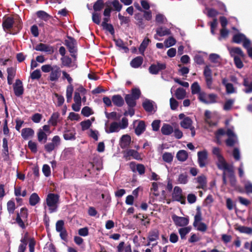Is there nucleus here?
I'll use <instances>...</instances> for the list:
<instances>
[{"mask_svg": "<svg viewBox=\"0 0 252 252\" xmlns=\"http://www.w3.org/2000/svg\"><path fill=\"white\" fill-rule=\"evenodd\" d=\"M212 154L215 156L217 161L216 164L219 169L224 172H232L233 168L232 165L227 163L221 153L220 148L214 147L212 149Z\"/></svg>", "mask_w": 252, "mask_h": 252, "instance_id": "1", "label": "nucleus"}, {"mask_svg": "<svg viewBox=\"0 0 252 252\" xmlns=\"http://www.w3.org/2000/svg\"><path fill=\"white\" fill-rule=\"evenodd\" d=\"M59 198L60 196L57 194L49 193L44 203V209L46 210L47 207L50 213L56 212L59 203Z\"/></svg>", "mask_w": 252, "mask_h": 252, "instance_id": "2", "label": "nucleus"}, {"mask_svg": "<svg viewBox=\"0 0 252 252\" xmlns=\"http://www.w3.org/2000/svg\"><path fill=\"white\" fill-rule=\"evenodd\" d=\"M128 120L124 117L123 118L120 123L114 122L109 126H105V131L107 133L117 132L120 129L126 128L128 126Z\"/></svg>", "mask_w": 252, "mask_h": 252, "instance_id": "3", "label": "nucleus"}, {"mask_svg": "<svg viewBox=\"0 0 252 252\" xmlns=\"http://www.w3.org/2000/svg\"><path fill=\"white\" fill-rule=\"evenodd\" d=\"M217 95L214 94H207L204 92L199 93L198 99L204 103H213L216 101Z\"/></svg>", "mask_w": 252, "mask_h": 252, "instance_id": "4", "label": "nucleus"}, {"mask_svg": "<svg viewBox=\"0 0 252 252\" xmlns=\"http://www.w3.org/2000/svg\"><path fill=\"white\" fill-rule=\"evenodd\" d=\"M173 201L180 202L182 204H185L186 199L183 196L182 190L179 187H175L174 188L173 192L172 194Z\"/></svg>", "mask_w": 252, "mask_h": 252, "instance_id": "5", "label": "nucleus"}, {"mask_svg": "<svg viewBox=\"0 0 252 252\" xmlns=\"http://www.w3.org/2000/svg\"><path fill=\"white\" fill-rule=\"evenodd\" d=\"M208 152L206 150L197 153L198 162L200 167H205L208 163Z\"/></svg>", "mask_w": 252, "mask_h": 252, "instance_id": "6", "label": "nucleus"}, {"mask_svg": "<svg viewBox=\"0 0 252 252\" xmlns=\"http://www.w3.org/2000/svg\"><path fill=\"white\" fill-rule=\"evenodd\" d=\"M179 118L181 120V126L185 129H189L192 126L193 122L192 120L189 117L186 116L183 113H181L179 115Z\"/></svg>", "mask_w": 252, "mask_h": 252, "instance_id": "7", "label": "nucleus"}, {"mask_svg": "<svg viewBox=\"0 0 252 252\" xmlns=\"http://www.w3.org/2000/svg\"><path fill=\"white\" fill-rule=\"evenodd\" d=\"M62 70L57 65H53V68L50 73L49 79L52 82L57 81L61 76Z\"/></svg>", "mask_w": 252, "mask_h": 252, "instance_id": "8", "label": "nucleus"}, {"mask_svg": "<svg viewBox=\"0 0 252 252\" xmlns=\"http://www.w3.org/2000/svg\"><path fill=\"white\" fill-rule=\"evenodd\" d=\"M172 219L177 226H185L189 223V220L188 218L178 217L174 215L172 216Z\"/></svg>", "mask_w": 252, "mask_h": 252, "instance_id": "9", "label": "nucleus"}, {"mask_svg": "<svg viewBox=\"0 0 252 252\" xmlns=\"http://www.w3.org/2000/svg\"><path fill=\"white\" fill-rule=\"evenodd\" d=\"M226 134L228 137L226 140V144L228 146H233L237 142V136L231 129H228L226 132Z\"/></svg>", "mask_w": 252, "mask_h": 252, "instance_id": "10", "label": "nucleus"}, {"mask_svg": "<svg viewBox=\"0 0 252 252\" xmlns=\"http://www.w3.org/2000/svg\"><path fill=\"white\" fill-rule=\"evenodd\" d=\"M13 90L15 94L17 96H20L23 94L24 93V88L22 82L19 79H17L15 83L13 85Z\"/></svg>", "mask_w": 252, "mask_h": 252, "instance_id": "11", "label": "nucleus"}, {"mask_svg": "<svg viewBox=\"0 0 252 252\" xmlns=\"http://www.w3.org/2000/svg\"><path fill=\"white\" fill-rule=\"evenodd\" d=\"M76 131L73 127H69L64 131L63 138L66 140H72L75 139Z\"/></svg>", "mask_w": 252, "mask_h": 252, "instance_id": "12", "label": "nucleus"}, {"mask_svg": "<svg viewBox=\"0 0 252 252\" xmlns=\"http://www.w3.org/2000/svg\"><path fill=\"white\" fill-rule=\"evenodd\" d=\"M124 156L127 159H130L131 157L136 160L142 159L141 155L134 150H127Z\"/></svg>", "mask_w": 252, "mask_h": 252, "instance_id": "13", "label": "nucleus"}, {"mask_svg": "<svg viewBox=\"0 0 252 252\" xmlns=\"http://www.w3.org/2000/svg\"><path fill=\"white\" fill-rule=\"evenodd\" d=\"M165 64L158 63L157 64L151 65L149 68V70L151 74H156L160 70L165 69Z\"/></svg>", "mask_w": 252, "mask_h": 252, "instance_id": "14", "label": "nucleus"}, {"mask_svg": "<svg viewBox=\"0 0 252 252\" xmlns=\"http://www.w3.org/2000/svg\"><path fill=\"white\" fill-rule=\"evenodd\" d=\"M29 241V234L28 232L25 233L24 235L22 237L20 244L18 247V252H25L26 250L28 241Z\"/></svg>", "mask_w": 252, "mask_h": 252, "instance_id": "15", "label": "nucleus"}, {"mask_svg": "<svg viewBox=\"0 0 252 252\" xmlns=\"http://www.w3.org/2000/svg\"><path fill=\"white\" fill-rule=\"evenodd\" d=\"M156 34L154 35V38L158 40H159V39L158 38V36H163L166 35H169L171 33L169 29L163 27L157 28L156 30Z\"/></svg>", "mask_w": 252, "mask_h": 252, "instance_id": "16", "label": "nucleus"}, {"mask_svg": "<svg viewBox=\"0 0 252 252\" xmlns=\"http://www.w3.org/2000/svg\"><path fill=\"white\" fill-rule=\"evenodd\" d=\"M228 50L231 56L234 58H235V57H241L243 58L245 57V54L240 48H228Z\"/></svg>", "mask_w": 252, "mask_h": 252, "instance_id": "17", "label": "nucleus"}, {"mask_svg": "<svg viewBox=\"0 0 252 252\" xmlns=\"http://www.w3.org/2000/svg\"><path fill=\"white\" fill-rule=\"evenodd\" d=\"M62 64L63 66H66L68 67H76L77 65L75 62L72 61L71 58L67 56L63 57L61 59Z\"/></svg>", "mask_w": 252, "mask_h": 252, "instance_id": "18", "label": "nucleus"}, {"mask_svg": "<svg viewBox=\"0 0 252 252\" xmlns=\"http://www.w3.org/2000/svg\"><path fill=\"white\" fill-rule=\"evenodd\" d=\"M65 44L68 48L70 53L72 54L71 56L75 58V55L74 54L76 51L75 41L72 38H68L65 41Z\"/></svg>", "mask_w": 252, "mask_h": 252, "instance_id": "19", "label": "nucleus"}, {"mask_svg": "<svg viewBox=\"0 0 252 252\" xmlns=\"http://www.w3.org/2000/svg\"><path fill=\"white\" fill-rule=\"evenodd\" d=\"M195 179L197 183L198 184L197 188L202 189L206 188L207 186V179L204 175H201L197 177Z\"/></svg>", "mask_w": 252, "mask_h": 252, "instance_id": "20", "label": "nucleus"}, {"mask_svg": "<svg viewBox=\"0 0 252 252\" xmlns=\"http://www.w3.org/2000/svg\"><path fill=\"white\" fill-rule=\"evenodd\" d=\"M34 130L31 128H23L21 131V135L24 139H28L34 135Z\"/></svg>", "mask_w": 252, "mask_h": 252, "instance_id": "21", "label": "nucleus"}, {"mask_svg": "<svg viewBox=\"0 0 252 252\" xmlns=\"http://www.w3.org/2000/svg\"><path fill=\"white\" fill-rule=\"evenodd\" d=\"M35 50L48 53H52L53 51V48L43 43L37 45L35 47Z\"/></svg>", "mask_w": 252, "mask_h": 252, "instance_id": "22", "label": "nucleus"}, {"mask_svg": "<svg viewBox=\"0 0 252 252\" xmlns=\"http://www.w3.org/2000/svg\"><path fill=\"white\" fill-rule=\"evenodd\" d=\"M131 142V137L127 134L124 135L121 138L120 146L122 148L127 147Z\"/></svg>", "mask_w": 252, "mask_h": 252, "instance_id": "23", "label": "nucleus"}, {"mask_svg": "<svg viewBox=\"0 0 252 252\" xmlns=\"http://www.w3.org/2000/svg\"><path fill=\"white\" fill-rule=\"evenodd\" d=\"M112 101L114 105L118 107L122 106L124 103L123 97L120 95H114L112 97Z\"/></svg>", "mask_w": 252, "mask_h": 252, "instance_id": "24", "label": "nucleus"}, {"mask_svg": "<svg viewBox=\"0 0 252 252\" xmlns=\"http://www.w3.org/2000/svg\"><path fill=\"white\" fill-rule=\"evenodd\" d=\"M246 40H250L247 39L245 35L242 33L235 34L233 37V41L236 43H240L241 42L244 43Z\"/></svg>", "mask_w": 252, "mask_h": 252, "instance_id": "25", "label": "nucleus"}, {"mask_svg": "<svg viewBox=\"0 0 252 252\" xmlns=\"http://www.w3.org/2000/svg\"><path fill=\"white\" fill-rule=\"evenodd\" d=\"M161 131L163 134L168 135L173 132V128L168 124H164L161 128Z\"/></svg>", "mask_w": 252, "mask_h": 252, "instance_id": "26", "label": "nucleus"}, {"mask_svg": "<svg viewBox=\"0 0 252 252\" xmlns=\"http://www.w3.org/2000/svg\"><path fill=\"white\" fill-rule=\"evenodd\" d=\"M40 199L36 193H33L30 196L29 199L30 204L32 206H35L39 202Z\"/></svg>", "mask_w": 252, "mask_h": 252, "instance_id": "27", "label": "nucleus"}, {"mask_svg": "<svg viewBox=\"0 0 252 252\" xmlns=\"http://www.w3.org/2000/svg\"><path fill=\"white\" fill-rule=\"evenodd\" d=\"M142 63L143 58L141 57H137L131 61L130 65L132 67L137 68L142 64Z\"/></svg>", "mask_w": 252, "mask_h": 252, "instance_id": "28", "label": "nucleus"}, {"mask_svg": "<svg viewBox=\"0 0 252 252\" xmlns=\"http://www.w3.org/2000/svg\"><path fill=\"white\" fill-rule=\"evenodd\" d=\"M145 130V125L143 121H139L135 129V133L137 135H140Z\"/></svg>", "mask_w": 252, "mask_h": 252, "instance_id": "29", "label": "nucleus"}, {"mask_svg": "<svg viewBox=\"0 0 252 252\" xmlns=\"http://www.w3.org/2000/svg\"><path fill=\"white\" fill-rule=\"evenodd\" d=\"M143 106L145 110L148 112H152L154 110L153 102L150 100H145L143 103Z\"/></svg>", "mask_w": 252, "mask_h": 252, "instance_id": "30", "label": "nucleus"}, {"mask_svg": "<svg viewBox=\"0 0 252 252\" xmlns=\"http://www.w3.org/2000/svg\"><path fill=\"white\" fill-rule=\"evenodd\" d=\"M59 115V113L58 112L53 113L48 123L53 126H56L58 122Z\"/></svg>", "mask_w": 252, "mask_h": 252, "instance_id": "31", "label": "nucleus"}, {"mask_svg": "<svg viewBox=\"0 0 252 252\" xmlns=\"http://www.w3.org/2000/svg\"><path fill=\"white\" fill-rule=\"evenodd\" d=\"M47 136L48 134L43 131V130H41V128L38 129L37 132V139L39 142H42L43 141L44 143L46 142L47 140Z\"/></svg>", "mask_w": 252, "mask_h": 252, "instance_id": "32", "label": "nucleus"}, {"mask_svg": "<svg viewBox=\"0 0 252 252\" xmlns=\"http://www.w3.org/2000/svg\"><path fill=\"white\" fill-rule=\"evenodd\" d=\"M73 92V87L72 84H69L67 86L66 91V97L67 102L71 101L72 99V93Z\"/></svg>", "mask_w": 252, "mask_h": 252, "instance_id": "33", "label": "nucleus"}, {"mask_svg": "<svg viewBox=\"0 0 252 252\" xmlns=\"http://www.w3.org/2000/svg\"><path fill=\"white\" fill-rule=\"evenodd\" d=\"M175 94L177 99H183L186 97V92L184 89L179 88L176 90Z\"/></svg>", "mask_w": 252, "mask_h": 252, "instance_id": "34", "label": "nucleus"}, {"mask_svg": "<svg viewBox=\"0 0 252 252\" xmlns=\"http://www.w3.org/2000/svg\"><path fill=\"white\" fill-rule=\"evenodd\" d=\"M14 23L13 19L11 17L6 18L3 23V27L4 29H10L11 28Z\"/></svg>", "mask_w": 252, "mask_h": 252, "instance_id": "35", "label": "nucleus"}, {"mask_svg": "<svg viewBox=\"0 0 252 252\" xmlns=\"http://www.w3.org/2000/svg\"><path fill=\"white\" fill-rule=\"evenodd\" d=\"M188 157V155L187 152L184 150L179 151L176 155V158L177 159L181 161H185L187 159Z\"/></svg>", "mask_w": 252, "mask_h": 252, "instance_id": "36", "label": "nucleus"}, {"mask_svg": "<svg viewBox=\"0 0 252 252\" xmlns=\"http://www.w3.org/2000/svg\"><path fill=\"white\" fill-rule=\"evenodd\" d=\"M158 238V232L157 230H154L149 232L148 240L150 242L156 241Z\"/></svg>", "mask_w": 252, "mask_h": 252, "instance_id": "37", "label": "nucleus"}, {"mask_svg": "<svg viewBox=\"0 0 252 252\" xmlns=\"http://www.w3.org/2000/svg\"><path fill=\"white\" fill-rule=\"evenodd\" d=\"M191 230V227L189 226L184 227L179 229V233L180 235L181 238L184 239L186 238V235L188 234Z\"/></svg>", "mask_w": 252, "mask_h": 252, "instance_id": "38", "label": "nucleus"}, {"mask_svg": "<svg viewBox=\"0 0 252 252\" xmlns=\"http://www.w3.org/2000/svg\"><path fill=\"white\" fill-rule=\"evenodd\" d=\"M125 100L127 104L130 107H133L135 105L136 100L131 94H126L125 97Z\"/></svg>", "mask_w": 252, "mask_h": 252, "instance_id": "39", "label": "nucleus"}, {"mask_svg": "<svg viewBox=\"0 0 252 252\" xmlns=\"http://www.w3.org/2000/svg\"><path fill=\"white\" fill-rule=\"evenodd\" d=\"M174 155L171 153L165 152L162 155V159L167 163H171L173 159Z\"/></svg>", "mask_w": 252, "mask_h": 252, "instance_id": "40", "label": "nucleus"}, {"mask_svg": "<svg viewBox=\"0 0 252 252\" xmlns=\"http://www.w3.org/2000/svg\"><path fill=\"white\" fill-rule=\"evenodd\" d=\"M209 60L212 63L220 64V57L217 54L212 53L209 55Z\"/></svg>", "mask_w": 252, "mask_h": 252, "instance_id": "41", "label": "nucleus"}, {"mask_svg": "<svg viewBox=\"0 0 252 252\" xmlns=\"http://www.w3.org/2000/svg\"><path fill=\"white\" fill-rule=\"evenodd\" d=\"M104 7V2L102 0H98L94 4L93 8L94 11H100Z\"/></svg>", "mask_w": 252, "mask_h": 252, "instance_id": "42", "label": "nucleus"}, {"mask_svg": "<svg viewBox=\"0 0 252 252\" xmlns=\"http://www.w3.org/2000/svg\"><path fill=\"white\" fill-rule=\"evenodd\" d=\"M178 182L179 184H186L188 182V176L186 173H182L179 175Z\"/></svg>", "mask_w": 252, "mask_h": 252, "instance_id": "43", "label": "nucleus"}, {"mask_svg": "<svg viewBox=\"0 0 252 252\" xmlns=\"http://www.w3.org/2000/svg\"><path fill=\"white\" fill-rule=\"evenodd\" d=\"M7 209L9 214H13L15 209V203L13 201L9 200L7 203Z\"/></svg>", "mask_w": 252, "mask_h": 252, "instance_id": "44", "label": "nucleus"}, {"mask_svg": "<svg viewBox=\"0 0 252 252\" xmlns=\"http://www.w3.org/2000/svg\"><path fill=\"white\" fill-rule=\"evenodd\" d=\"M176 42V40L170 36L164 41V44L166 48H168L175 45Z\"/></svg>", "mask_w": 252, "mask_h": 252, "instance_id": "45", "label": "nucleus"}, {"mask_svg": "<svg viewBox=\"0 0 252 252\" xmlns=\"http://www.w3.org/2000/svg\"><path fill=\"white\" fill-rule=\"evenodd\" d=\"M150 42V40L148 38L146 37L144 38L139 47V51L141 53L144 52Z\"/></svg>", "mask_w": 252, "mask_h": 252, "instance_id": "46", "label": "nucleus"}, {"mask_svg": "<svg viewBox=\"0 0 252 252\" xmlns=\"http://www.w3.org/2000/svg\"><path fill=\"white\" fill-rule=\"evenodd\" d=\"M82 130H86L90 128L92 125V121L90 119L82 121L80 123Z\"/></svg>", "mask_w": 252, "mask_h": 252, "instance_id": "47", "label": "nucleus"}, {"mask_svg": "<svg viewBox=\"0 0 252 252\" xmlns=\"http://www.w3.org/2000/svg\"><path fill=\"white\" fill-rule=\"evenodd\" d=\"M191 93L192 94H198L200 93V87L197 82H194L191 86Z\"/></svg>", "mask_w": 252, "mask_h": 252, "instance_id": "48", "label": "nucleus"}, {"mask_svg": "<svg viewBox=\"0 0 252 252\" xmlns=\"http://www.w3.org/2000/svg\"><path fill=\"white\" fill-rule=\"evenodd\" d=\"M193 225L198 230L202 232H205L207 228V225L204 223L202 222L194 224Z\"/></svg>", "mask_w": 252, "mask_h": 252, "instance_id": "49", "label": "nucleus"}, {"mask_svg": "<svg viewBox=\"0 0 252 252\" xmlns=\"http://www.w3.org/2000/svg\"><path fill=\"white\" fill-rule=\"evenodd\" d=\"M156 21L159 24H163L167 21V19L163 14H158L156 16Z\"/></svg>", "mask_w": 252, "mask_h": 252, "instance_id": "50", "label": "nucleus"}, {"mask_svg": "<svg viewBox=\"0 0 252 252\" xmlns=\"http://www.w3.org/2000/svg\"><path fill=\"white\" fill-rule=\"evenodd\" d=\"M250 40H246L244 43V47L247 49L249 56L252 58V48L250 47Z\"/></svg>", "mask_w": 252, "mask_h": 252, "instance_id": "51", "label": "nucleus"}, {"mask_svg": "<svg viewBox=\"0 0 252 252\" xmlns=\"http://www.w3.org/2000/svg\"><path fill=\"white\" fill-rule=\"evenodd\" d=\"M37 15L39 18L44 21H47L50 18V16L47 13L43 11H38L37 12Z\"/></svg>", "mask_w": 252, "mask_h": 252, "instance_id": "52", "label": "nucleus"}, {"mask_svg": "<svg viewBox=\"0 0 252 252\" xmlns=\"http://www.w3.org/2000/svg\"><path fill=\"white\" fill-rule=\"evenodd\" d=\"M234 102V99L227 100L223 105V109L226 111L229 110L233 105Z\"/></svg>", "mask_w": 252, "mask_h": 252, "instance_id": "53", "label": "nucleus"}, {"mask_svg": "<svg viewBox=\"0 0 252 252\" xmlns=\"http://www.w3.org/2000/svg\"><path fill=\"white\" fill-rule=\"evenodd\" d=\"M203 74L205 76V78H211L212 76V70L210 69L209 65H206L204 67Z\"/></svg>", "mask_w": 252, "mask_h": 252, "instance_id": "54", "label": "nucleus"}, {"mask_svg": "<svg viewBox=\"0 0 252 252\" xmlns=\"http://www.w3.org/2000/svg\"><path fill=\"white\" fill-rule=\"evenodd\" d=\"M2 148L3 153L5 156L8 155V141L5 138H4L2 140Z\"/></svg>", "mask_w": 252, "mask_h": 252, "instance_id": "55", "label": "nucleus"}, {"mask_svg": "<svg viewBox=\"0 0 252 252\" xmlns=\"http://www.w3.org/2000/svg\"><path fill=\"white\" fill-rule=\"evenodd\" d=\"M81 113L86 117H89L93 114V111L90 107L85 106L82 109Z\"/></svg>", "mask_w": 252, "mask_h": 252, "instance_id": "56", "label": "nucleus"}, {"mask_svg": "<svg viewBox=\"0 0 252 252\" xmlns=\"http://www.w3.org/2000/svg\"><path fill=\"white\" fill-rule=\"evenodd\" d=\"M244 85L246 87V93H249L252 92V82L249 83L247 80L244 79Z\"/></svg>", "mask_w": 252, "mask_h": 252, "instance_id": "57", "label": "nucleus"}, {"mask_svg": "<svg viewBox=\"0 0 252 252\" xmlns=\"http://www.w3.org/2000/svg\"><path fill=\"white\" fill-rule=\"evenodd\" d=\"M237 229L242 233L250 234L252 232V229L246 226H240L238 227Z\"/></svg>", "mask_w": 252, "mask_h": 252, "instance_id": "58", "label": "nucleus"}, {"mask_svg": "<svg viewBox=\"0 0 252 252\" xmlns=\"http://www.w3.org/2000/svg\"><path fill=\"white\" fill-rule=\"evenodd\" d=\"M7 78L14 79L16 74V69L13 67H9L7 68Z\"/></svg>", "mask_w": 252, "mask_h": 252, "instance_id": "59", "label": "nucleus"}, {"mask_svg": "<svg viewBox=\"0 0 252 252\" xmlns=\"http://www.w3.org/2000/svg\"><path fill=\"white\" fill-rule=\"evenodd\" d=\"M92 20L94 23L99 25L100 23V14L96 12L93 13L92 15Z\"/></svg>", "mask_w": 252, "mask_h": 252, "instance_id": "60", "label": "nucleus"}, {"mask_svg": "<svg viewBox=\"0 0 252 252\" xmlns=\"http://www.w3.org/2000/svg\"><path fill=\"white\" fill-rule=\"evenodd\" d=\"M68 118L71 121H79L80 119V116L79 114L75 113L74 112H70L69 114Z\"/></svg>", "mask_w": 252, "mask_h": 252, "instance_id": "61", "label": "nucleus"}, {"mask_svg": "<svg viewBox=\"0 0 252 252\" xmlns=\"http://www.w3.org/2000/svg\"><path fill=\"white\" fill-rule=\"evenodd\" d=\"M170 106L172 110H175L178 106V101L173 97L170 99Z\"/></svg>", "mask_w": 252, "mask_h": 252, "instance_id": "62", "label": "nucleus"}, {"mask_svg": "<svg viewBox=\"0 0 252 252\" xmlns=\"http://www.w3.org/2000/svg\"><path fill=\"white\" fill-rule=\"evenodd\" d=\"M42 118L41 114L39 113H35L32 117V121L35 123H39Z\"/></svg>", "mask_w": 252, "mask_h": 252, "instance_id": "63", "label": "nucleus"}, {"mask_svg": "<svg viewBox=\"0 0 252 252\" xmlns=\"http://www.w3.org/2000/svg\"><path fill=\"white\" fill-rule=\"evenodd\" d=\"M41 77V73L39 69L33 71L31 74V77L32 79H37Z\"/></svg>", "mask_w": 252, "mask_h": 252, "instance_id": "64", "label": "nucleus"}]
</instances>
